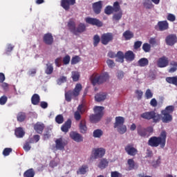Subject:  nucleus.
<instances>
[{
	"mask_svg": "<svg viewBox=\"0 0 177 177\" xmlns=\"http://www.w3.org/2000/svg\"><path fill=\"white\" fill-rule=\"evenodd\" d=\"M167 144V131H161L159 136H152L148 140L149 146L151 147H160V149H164L165 145Z\"/></svg>",
	"mask_w": 177,
	"mask_h": 177,
	"instance_id": "f257e3e1",
	"label": "nucleus"
},
{
	"mask_svg": "<svg viewBox=\"0 0 177 177\" xmlns=\"http://www.w3.org/2000/svg\"><path fill=\"white\" fill-rule=\"evenodd\" d=\"M81 91H82V84L77 83L73 91L69 90L65 93V100L70 102L73 97H78Z\"/></svg>",
	"mask_w": 177,
	"mask_h": 177,
	"instance_id": "f03ea898",
	"label": "nucleus"
},
{
	"mask_svg": "<svg viewBox=\"0 0 177 177\" xmlns=\"http://www.w3.org/2000/svg\"><path fill=\"white\" fill-rule=\"evenodd\" d=\"M91 81V84L93 85H100L104 82H106V81H107V80H109V73H102L101 75H99L97 73H93L91 78H90Z\"/></svg>",
	"mask_w": 177,
	"mask_h": 177,
	"instance_id": "7ed1b4c3",
	"label": "nucleus"
},
{
	"mask_svg": "<svg viewBox=\"0 0 177 177\" xmlns=\"http://www.w3.org/2000/svg\"><path fill=\"white\" fill-rule=\"evenodd\" d=\"M68 27L71 32L75 35H78L86 30V26L84 24H80L77 28H75V22L73 21H69L68 23Z\"/></svg>",
	"mask_w": 177,
	"mask_h": 177,
	"instance_id": "20e7f679",
	"label": "nucleus"
},
{
	"mask_svg": "<svg viewBox=\"0 0 177 177\" xmlns=\"http://www.w3.org/2000/svg\"><path fill=\"white\" fill-rule=\"evenodd\" d=\"M93 110L95 114L90 115V121L95 124L96 122H99L100 120H102V117H103V111L104 110V107L95 106Z\"/></svg>",
	"mask_w": 177,
	"mask_h": 177,
	"instance_id": "39448f33",
	"label": "nucleus"
},
{
	"mask_svg": "<svg viewBox=\"0 0 177 177\" xmlns=\"http://www.w3.org/2000/svg\"><path fill=\"white\" fill-rule=\"evenodd\" d=\"M140 117L144 120H153V122H158L161 120V115L156 113L154 111L145 112L140 115Z\"/></svg>",
	"mask_w": 177,
	"mask_h": 177,
	"instance_id": "423d86ee",
	"label": "nucleus"
},
{
	"mask_svg": "<svg viewBox=\"0 0 177 177\" xmlns=\"http://www.w3.org/2000/svg\"><path fill=\"white\" fill-rule=\"evenodd\" d=\"M153 127H149L147 128H145L142 127V125H138L137 127V133L140 136L141 138H149L150 135L153 133Z\"/></svg>",
	"mask_w": 177,
	"mask_h": 177,
	"instance_id": "0eeeda50",
	"label": "nucleus"
},
{
	"mask_svg": "<svg viewBox=\"0 0 177 177\" xmlns=\"http://www.w3.org/2000/svg\"><path fill=\"white\" fill-rule=\"evenodd\" d=\"M106 154V149L94 148L91 151V160H97V158H103Z\"/></svg>",
	"mask_w": 177,
	"mask_h": 177,
	"instance_id": "6e6552de",
	"label": "nucleus"
},
{
	"mask_svg": "<svg viewBox=\"0 0 177 177\" xmlns=\"http://www.w3.org/2000/svg\"><path fill=\"white\" fill-rule=\"evenodd\" d=\"M114 39V35L111 32L104 33L101 35V44L107 45L109 42H111Z\"/></svg>",
	"mask_w": 177,
	"mask_h": 177,
	"instance_id": "1a4fd4ad",
	"label": "nucleus"
},
{
	"mask_svg": "<svg viewBox=\"0 0 177 177\" xmlns=\"http://www.w3.org/2000/svg\"><path fill=\"white\" fill-rule=\"evenodd\" d=\"M86 23L91 26H96V27H103V22L96 18L86 17Z\"/></svg>",
	"mask_w": 177,
	"mask_h": 177,
	"instance_id": "9d476101",
	"label": "nucleus"
},
{
	"mask_svg": "<svg viewBox=\"0 0 177 177\" xmlns=\"http://www.w3.org/2000/svg\"><path fill=\"white\" fill-rule=\"evenodd\" d=\"M86 23L91 26H96V27H103V22L96 18L86 17Z\"/></svg>",
	"mask_w": 177,
	"mask_h": 177,
	"instance_id": "9b49d317",
	"label": "nucleus"
},
{
	"mask_svg": "<svg viewBox=\"0 0 177 177\" xmlns=\"http://www.w3.org/2000/svg\"><path fill=\"white\" fill-rule=\"evenodd\" d=\"M76 0H61V6L64 10H70V6H74Z\"/></svg>",
	"mask_w": 177,
	"mask_h": 177,
	"instance_id": "f8f14e48",
	"label": "nucleus"
},
{
	"mask_svg": "<svg viewBox=\"0 0 177 177\" xmlns=\"http://www.w3.org/2000/svg\"><path fill=\"white\" fill-rule=\"evenodd\" d=\"M155 28L156 30L158 28L159 31H165L169 28V24H168V21H160L155 26Z\"/></svg>",
	"mask_w": 177,
	"mask_h": 177,
	"instance_id": "ddd939ff",
	"label": "nucleus"
},
{
	"mask_svg": "<svg viewBox=\"0 0 177 177\" xmlns=\"http://www.w3.org/2000/svg\"><path fill=\"white\" fill-rule=\"evenodd\" d=\"M124 150L129 156H131L133 157H135V156L138 154V149L133 147V145H131V144L127 145L125 147Z\"/></svg>",
	"mask_w": 177,
	"mask_h": 177,
	"instance_id": "4468645a",
	"label": "nucleus"
},
{
	"mask_svg": "<svg viewBox=\"0 0 177 177\" xmlns=\"http://www.w3.org/2000/svg\"><path fill=\"white\" fill-rule=\"evenodd\" d=\"M169 64V60L168 57L165 56H162L158 59L157 66L160 67V68H164V67H167Z\"/></svg>",
	"mask_w": 177,
	"mask_h": 177,
	"instance_id": "2eb2a0df",
	"label": "nucleus"
},
{
	"mask_svg": "<svg viewBox=\"0 0 177 177\" xmlns=\"http://www.w3.org/2000/svg\"><path fill=\"white\" fill-rule=\"evenodd\" d=\"M66 145L67 141L63 140L62 138L55 140V148L57 150H64V147H66Z\"/></svg>",
	"mask_w": 177,
	"mask_h": 177,
	"instance_id": "dca6fc26",
	"label": "nucleus"
},
{
	"mask_svg": "<svg viewBox=\"0 0 177 177\" xmlns=\"http://www.w3.org/2000/svg\"><path fill=\"white\" fill-rule=\"evenodd\" d=\"M103 8V1H99L93 3V10L95 15H100Z\"/></svg>",
	"mask_w": 177,
	"mask_h": 177,
	"instance_id": "f3484780",
	"label": "nucleus"
},
{
	"mask_svg": "<svg viewBox=\"0 0 177 177\" xmlns=\"http://www.w3.org/2000/svg\"><path fill=\"white\" fill-rule=\"evenodd\" d=\"M167 45H175L177 42V37L176 35H169L165 38Z\"/></svg>",
	"mask_w": 177,
	"mask_h": 177,
	"instance_id": "a211bd4d",
	"label": "nucleus"
},
{
	"mask_svg": "<svg viewBox=\"0 0 177 177\" xmlns=\"http://www.w3.org/2000/svg\"><path fill=\"white\" fill-rule=\"evenodd\" d=\"M70 138H71L75 142H77V143L84 140L82 136L75 131H71L70 133Z\"/></svg>",
	"mask_w": 177,
	"mask_h": 177,
	"instance_id": "6ab92c4d",
	"label": "nucleus"
},
{
	"mask_svg": "<svg viewBox=\"0 0 177 177\" xmlns=\"http://www.w3.org/2000/svg\"><path fill=\"white\" fill-rule=\"evenodd\" d=\"M162 122L165 124H168V122H171L172 121V115L169 113H167L166 112H163L161 111V117H160Z\"/></svg>",
	"mask_w": 177,
	"mask_h": 177,
	"instance_id": "aec40b11",
	"label": "nucleus"
},
{
	"mask_svg": "<svg viewBox=\"0 0 177 177\" xmlns=\"http://www.w3.org/2000/svg\"><path fill=\"white\" fill-rule=\"evenodd\" d=\"M43 41L46 45H52L53 44V35L52 33H46L44 35Z\"/></svg>",
	"mask_w": 177,
	"mask_h": 177,
	"instance_id": "412c9836",
	"label": "nucleus"
},
{
	"mask_svg": "<svg viewBox=\"0 0 177 177\" xmlns=\"http://www.w3.org/2000/svg\"><path fill=\"white\" fill-rule=\"evenodd\" d=\"M34 129L37 133H42L44 132V129H45V124L44 123L37 122L34 125Z\"/></svg>",
	"mask_w": 177,
	"mask_h": 177,
	"instance_id": "4be33fe9",
	"label": "nucleus"
},
{
	"mask_svg": "<svg viewBox=\"0 0 177 177\" xmlns=\"http://www.w3.org/2000/svg\"><path fill=\"white\" fill-rule=\"evenodd\" d=\"M125 122V118L122 116H118L115 118V123L113 124V128H117L121 125H124Z\"/></svg>",
	"mask_w": 177,
	"mask_h": 177,
	"instance_id": "5701e85b",
	"label": "nucleus"
},
{
	"mask_svg": "<svg viewBox=\"0 0 177 177\" xmlns=\"http://www.w3.org/2000/svg\"><path fill=\"white\" fill-rule=\"evenodd\" d=\"M70 128H71V120L68 119L67 121H66L64 124L61 127V131L65 133H67Z\"/></svg>",
	"mask_w": 177,
	"mask_h": 177,
	"instance_id": "b1692460",
	"label": "nucleus"
},
{
	"mask_svg": "<svg viewBox=\"0 0 177 177\" xmlns=\"http://www.w3.org/2000/svg\"><path fill=\"white\" fill-rule=\"evenodd\" d=\"M124 59L126 62H133V60H135V53H133V51H127L124 53Z\"/></svg>",
	"mask_w": 177,
	"mask_h": 177,
	"instance_id": "393cba45",
	"label": "nucleus"
},
{
	"mask_svg": "<svg viewBox=\"0 0 177 177\" xmlns=\"http://www.w3.org/2000/svg\"><path fill=\"white\" fill-rule=\"evenodd\" d=\"M89 171V167L87 165H83L77 170V175H85Z\"/></svg>",
	"mask_w": 177,
	"mask_h": 177,
	"instance_id": "a878e982",
	"label": "nucleus"
},
{
	"mask_svg": "<svg viewBox=\"0 0 177 177\" xmlns=\"http://www.w3.org/2000/svg\"><path fill=\"white\" fill-rule=\"evenodd\" d=\"M100 169H104L109 167V161L106 158H102L97 165Z\"/></svg>",
	"mask_w": 177,
	"mask_h": 177,
	"instance_id": "bb28decb",
	"label": "nucleus"
},
{
	"mask_svg": "<svg viewBox=\"0 0 177 177\" xmlns=\"http://www.w3.org/2000/svg\"><path fill=\"white\" fill-rule=\"evenodd\" d=\"M41 101V97H39V95L35 93L33 94L31 97V103L34 106H37L39 104V102Z\"/></svg>",
	"mask_w": 177,
	"mask_h": 177,
	"instance_id": "cd10ccee",
	"label": "nucleus"
},
{
	"mask_svg": "<svg viewBox=\"0 0 177 177\" xmlns=\"http://www.w3.org/2000/svg\"><path fill=\"white\" fill-rule=\"evenodd\" d=\"M107 97V94L105 93H100L95 95V100L96 102H103V100H106Z\"/></svg>",
	"mask_w": 177,
	"mask_h": 177,
	"instance_id": "c85d7f7f",
	"label": "nucleus"
},
{
	"mask_svg": "<svg viewBox=\"0 0 177 177\" xmlns=\"http://www.w3.org/2000/svg\"><path fill=\"white\" fill-rule=\"evenodd\" d=\"M79 128L81 133H85L86 131H88V127H86V122L85 120L80 121Z\"/></svg>",
	"mask_w": 177,
	"mask_h": 177,
	"instance_id": "c756f323",
	"label": "nucleus"
},
{
	"mask_svg": "<svg viewBox=\"0 0 177 177\" xmlns=\"http://www.w3.org/2000/svg\"><path fill=\"white\" fill-rule=\"evenodd\" d=\"M116 61L119 63H124V59H125V55L122 51H118L116 54Z\"/></svg>",
	"mask_w": 177,
	"mask_h": 177,
	"instance_id": "7c9ffc66",
	"label": "nucleus"
},
{
	"mask_svg": "<svg viewBox=\"0 0 177 177\" xmlns=\"http://www.w3.org/2000/svg\"><path fill=\"white\" fill-rule=\"evenodd\" d=\"M15 134L17 138H23V136L26 135V133L24 132V130H23V128L18 127L15 129Z\"/></svg>",
	"mask_w": 177,
	"mask_h": 177,
	"instance_id": "2f4dec72",
	"label": "nucleus"
},
{
	"mask_svg": "<svg viewBox=\"0 0 177 177\" xmlns=\"http://www.w3.org/2000/svg\"><path fill=\"white\" fill-rule=\"evenodd\" d=\"M166 81L168 82V84H171L172 85L177 86V75L173 77H166Z\"/></svg>",
	"mask_w": 177,
	"mask_h": 177,
	"instance_id": "473e14b6",
	"label": "nucleus"
},
{
	"mask_svg": "<svg viewBox=\"0 0 177 177\" xmlns=\"http://www.w3.org/2000/svg\"><path fill=\"white\" fill-rule=\"evenodd\" d=\"M138 64L140 67H146V66H149V59L147 58H141L138 60Z\"/></svg>",
	"mask_w": 177,
	"mask_h": 177,
	"instance_id": "72a5a7b5",
	"label": "nucleus"
},
{
	"mask_svg": "<svg viewBox=\"0 0 177 177\" xmlns=\"http://www.w3.org/2000/svg\"><path fill=\"white\" fill-rule=\"evenodd\" d=\"M35 176V171L34 169H28L24 173V177H34Z\"/></svg>",
	"mask_w": 177,
	"mask_h": 177,
	"instance_id": "f704fd0d",
	"label": "nucleus"
},
{
	"mask_svg": "<svg viewBox=\"0 0 177 177\" xmlns=\"http://www.w3.org/2000/svg\"><path fill=\"white\" fill-rule=\"evenodd\" d=\"M45 73L47 75H50L53 73V65L50 63L46 64V67L45 69Z\"/></svg>",
	"mask_w": 177,
	"mask_h": 177,
	"instance_id": "c9c22d12",
	"label": "nucleus"
},
{
	"mask_svg": "<svg viewBox=\"0 0 177 177\" xmlns=\"http://www.w3.org/2000/svg\"><path fill=\"white\" fill-rule=\"evenodd\" d=\"M115 129H117V131L120 135H124V133H125V132H127V126L124 125V124H122L120 126H118V127H115Z\"/></svg>",
	"mask_w": 177,
	"mask_h": 177,
	"instance_id": "e433bc0d",
	"label": "nucleus"
},
{
	"mask_svg": "<svg viewBox=\"0 0 177 177\" xmlns=\"http://www.w3.org/2000/svg\"><path fill=\"white\" fill-rule=\"evenodd\" d=\"M118 12L113 14V20L115 21H120L122 18V10L118 11Z\"/></svg>",
	"mask_w": 177,
	"mask_h": 177,
	"instance_id": "4c0bfd02",
	"label": "nucleus"
},
{
	"mask_svg": "<svg viewBox=\"0 0 177 177\" xmlns=\"http://www.w3.org/2000/svg\"><path fill=\"white\" fill-rule=\"evenodd\" d=\"M174 111H175V106L174 105L167 106L164 110H162V111L167 114H172Z\"/></svg>",
	"mask_w": 177,
	"mask_h": 177,
	"instance_id": "58836bf2",
	"label": "nucleus"
},
{
	"mask_svg": "<svg viewBox=\"0 0 177 177\" xmlns=\"http://www.w3.org/2000/svg\"><path fill=\"white\" fill-rule=\"evenodd\" d=\"M26 117L27 116L26 115V113L19 112L17 114V121H19V122H23L26 120Z\"/></svg>",
	"mask_w": 177,
	"mask_h": 177,
	"instance_id": "ea45409f",
	"label": "nucleus"
},
{
	"mask_svg": "<svg viewBox=\"0 0 177 177\" xmlns=\"http://www.w3.org/2000/svg\"><path fill=\"white\" fill-rule=\"evenodd\" d=\"M143 6L146 9H153L154 8V5H153L150 0H143Z\"/></svg>",
	"mask_w": 177,
	"mask_h": 177,
	"instance_id": "a19ab883",
	"label": "nucleus"
},
{
	"mask_svg": "<svg viewBox=\"0 0 177 177\" xmlns=\"http://www.w3.org/2000/svg\"><path fill=\"white\" fill-rule=\"evenodd\" d=\"M123 37H124L126 40L131 39V38H133V32L130 30H126L123 33Z\"/></svg>",
	"mask_w": 177,
	"mask_h": 177,
	"instance_id": "79ce46f5",
	"label": "nucleus"
},
{
	"mask_svg": "<svg viewBox=\"0 0 177 177\" xmlns=\"http://www.w3.org/2000/svg\"><path fill=\"white\" fill-rule=\"evenodd\" d=\"M31 143H32L31 140L25 142L23 147V149L25 150V151H30V150H31V145H30Z\"/></svg>",
	"mask_w": 177,
	"mask_h": 177,
	"instance_id": "37998d69",
	"label": "nucleus"
},
{
	"mask_svg": "<svg viewBox=\"0 0 177 177\" xmlns=\"http://www.w3.org/2000/svg\"><path fill=\"white\" fill-rule=\"evenodd\" d=\"M55 122H57V124H63L64 122V117H63V115L59 114L57 115L55 117Z\"/></svg>",
	"mask_w": 177,
	"mask_h": 177,
	"instance_id": "c03bdc74",
	"label": "nucleus"
},
{
	"mask_svg": "<svg viewBox=\"0 0 177 177\" xmlns=\"http://www.w3.org/2000/svg\"><path fill=\"white\" fill-rule=\"evenodd\" d=\"M127 164L129 165V171H132V169H135V161L133 159H129L127 160Z\"/></svg>",
	"mask_w": 177,
	"mask_h": 177,
	"instance_id": "a18cd8bd",
	"label": "nucleus"
},
{
	"mask_svg": "<svg viewBox=\"0 0 177 177\" xmlns=\"http://www.w3.org/2000/svg\"><path fill=\"white\" fill-rule=\"evenodd\" d=\"M114 10L113 9V6H107L105 9H104V13L105 15H112V13H113Z\"/></svg>",
	"mask_w": 177,
	"mask_h": 177,
	"instance_id": "49530a36",
	"label": "nucleus"
},
{
	"mask_svg": "<svg viewBox=\"0 0 177 177\" xmlns=\"http://www.w3.org/2000/svg\"><path fill=\"white\" fill-rule=\"evenodd\" d=\"M170 66H172L173 67L169 70V73H175V71H176L177 70V62L175 61H172L170 63Z\"/></svg>",
	"mask_w": 177,
	"mask_h": 177,
	"instance_id": "de8ad7c7",
	"label": "nucleus"
},
{
	"mask_svg": "<svg viewBox=\"0 0 177 177\" xmlns=\"http://www.w3.org/2000/svg\"><path fill=\"white\" fill-rule=\"evenodd\" d=\"M93 136L94 138H100L103 136V131L101 129H96L93 131Z\"/></svg>",
	"mask_w": 177,
	"mask_h": 177,
	"instance_id": "09e8293b",
	"label": "nucleus"
},
{
	"mask_svg": "<svg viewBox=\"0 0 177 177\" xmlns=\"http://www.w3.org/2000/svg\"><path fill=\"white\" fill-rule=\"evenodd\" d=\"M72 78H73V81H74V82H77V81H79L80 73H78L77 71H73L72 72Z\"/></svg>",
	"mask_w": 177,
	"mask_h": 177,
	"instance_id": "8fccbe9b",
	"label": "nucleus"
},
{
	"mask_svg": "<svg viewBox=\"0 0 177 177\" xmlns=\"http://www.w3.org/2000/svg\"><path fill=\"white\" fill-rule=\"evenodd\" d=\"M113 9L115 12H120V10H121V6H120V3L118 1H115L113 3Z\"/></svg>",
	"mask_w": 177,
	"mask_h": 177,
	"instance_id": "3c124183",
	"label": "nucleus"
},
{
	"mask_svg": "<svg viewBox=\"0 0 177 177\" xmlns=\"http://www.w3.org/2000/svg\"><path fill=\"white\" fill-rule=\"evenodd\" d=\"M80 62H81V58L76 55L71 59V64H77V63H80Z\"/></svg>",
	"mask_w": 177,
	"mask_h": 177,
	"instance_id": "603ef678",
	"label": "nucleus"
},
{
	"mask_svg": "<svg viewBox=\"0 0 177 177\" xmlns=\"http://www.w3.org/2000/svg\"><path fill=\"white\" fill-rule=\"evenodd\" d=\"M159 39L157 37H151L149 40L150 45H157L159 42Z\"/></svg>",
	"mask_w": 177,
	"mask_h": 177,
	"instance_id": "864d4df0",
	"label": "nucleus"
},
{
	"mask_svg": "<svg viewBox=\"0 0 177 177\" xmlns=\"http://www.w3.org/2000/svg\"><path fill=\"white\" fill-rule=\"evenodd\" d=\"M100 41H102V37L100 38V37L98 35H95L93 37V44L94 45H98L99 42H100Z\"/></svg>",
	"mask_w": 177,
	"mask_h": 177,
	"instance_id": "5fc2aeb1",
	"label": "nucleus"
},
{
	"mask_svg": "<svg viewBox=\"0 0 177 177\" xmlns=\"http://www.w3.org/2000/svg\"><path fill=\"white\" fill-rule=\"evenodd\" d=\"M160 164H161V157H158L157 160H153L152 162V166L154 168H157V167H158Z\"/></svg>",
	"mask_w": 177,
	"mask_h": 177,
	"instance_id": "6e6d98bb",
	"label": "nucleus"
},
{
	"mask_svg": "<svg viewBox=\"0 0 177 177\" xmlns=\"http://www.w3.org/2000/svg\"><path fill=\"white\" fill-rule=\"evenodd\" d=\"M12 148H5L3 151V155L5 157H7V156H9V154H10L12 153Z\"/></svg>",
	"mask_w": 177,
	"mask_h": 177,
	"instance_id": "4d7b16f0",
	"label": "nucleus"
},
{
	"mask_svg": "<svg viewBox=\"0 0 177 177\" xmlns=\"http://www.w3.org/2000/svg\"><path fill=\"white\" fill-rule=\"evenodd\" d=\"M6 102H8V97H6V95H3L0 97L1 106H3L4 104H6Z\"/></svg>",
	"mask_w": 177,
	"mask_h": 177,
	"instance_id": "13d9d810",
	"label": "nucleus"
},
{
	"mask_svg": "<svg viewBox=\"0 0 177 177\" xmlns=\"http://www.w3.org/2000/svg\"><path fill=\"white\" fill-rule=\"evenodd\" d=\"M145 97L147 99H151V97H153V93H151V90L149 88L147 89L145 92Z\"/></svg>",
	"mask_w": 177,
	"mask_h": 177,
	"instance_id": "bf43d9fd",
	"label": "nucleus"
},
{
	"mask_svg": "<svg viewBox=\"0 0 177 177\" xmlns=\"http://www.w3.org/2000/svg\"><path fill=\"white\" fill-rule=\"evenodd\" d=\"M71 57L70 55H67L63 58V63L65 65H67L70 63Z\"/></svg>",
	"mask_w": 177,
	"mask_h": 177,
	"instance_id": "052dcab7",
	"label": "nucleus"
},
{
	"mask_svg": "<svg viewBox=\"0 0 177 177\" xmlns=\"http://www.w3.org/2000/svg\"><path fill=\"white\" fill-rule=\"evenodd\" d=\"M167 19L169 20V21H175L176 17L173 14H169L167 17Z\"/></svg>",
	"mask_w": 177,
	"mask_h": 177,
	"instance_id": "680f3d73",
	"label": "nucleus"
},
{
	"mask_svg": "<svg viewBox=\"0 0 177 177\" xmlns=\"http://www.w3.org/2000/svg\"><path fill=\"white\" fill-rule=\"evenodd\" d=\"M111 177H122V174L118 171H111Z\"/></svg>",
	"mask_w": 177,
	"mask_h": 177,
	"instance_id": "e2e57ef3",
	"label": "nucleus"
},
{
	"mask_svg": "<svg viewBox=\"0 0 177 177\" xmlns=\"http://www.w3.org/2000/svg\"><path fill=\"white\" fill-rule=\"evenodd\" d=\"M79 113H81V114H84L85 113V108L82 104H80L77 106V111Z\"/></svg>",
	"mask_w": 177,
	"mask_h": 177,
	"instance_id": "0e129e2a",
	"label": "nucleus"
},
{
	"mask_svg": "<svg viewBox=\"0 0 177 177\" xmlns=\"http://www.w3.org/2000/svg\"><path fill=\"white\" fill-rule=\"evenodd\" d=\"M136 93L137 95L138 100H140V99H142V97L143 96V91L140 90H136Z\"/></svg>",
	"mask_w": 177,
	"mask_h": 177,
	"instance_id": "69168bd1",
	"label": "nucleus"
},
{
	"mask_svg": "<svg viewBox=\"0 0 177 177\" xmlns=\"http://www.w3.org/2000/svg\"><path fill=\"white\" fill-rule=\"evenodd\" d=\"M55 63L57 67H60L62 66V57H58L55 60Z\"/></svg>",
	"mask_w": 177,
	"mask_h": 177,
	"instance_id": "338daca9",
	"label": "nucleus"
},
{
	"mask_svg": "<svg viewBox=\"0 0 177 177\" xmlns=\"http://www.w3.org/2000/svg\"><path fill=\"white\" fill-rule=\"evenodd\" d=\"M142 49L146 53L150 52V50L151 49V46H150V45H143L142 46Z\"/></svg>",
	"mask_w": 177,
	"mask_h": 177,
	"instance_id": "774afa93",
	"label": "nucleus"
}]
</instances>
